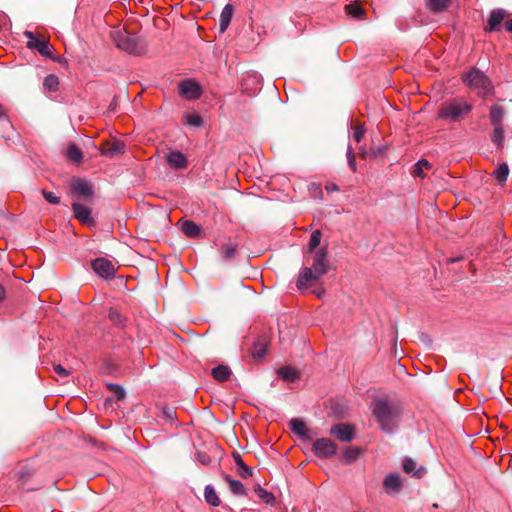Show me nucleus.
Returning <instances> with one entry per match:
<instances>
[{"label": "nucleus", "instance_id": "nucleus-1", "mask_svg": "<svg viewBox=\"0 0 512 512\" xmlns=\"http://www.w3.org/2000/svg\"><path fill=\"white\" fill-rule=\"evenodd\" d=\"M372 412L383 432L387 434L396 432L402 414L398 403L388 397L378 398L372 402Z\"/></svg>", "mask_w": 512, "mask_h": 512}, {"label": "nucleus", "instance_id": "nucleus-2", "mask_svg": "<svg viewBox=\"0 0 512 512\" xmlns=\"http://www.w3.org/2000/svg\"><path fill=\"white\" fill-rule=\"evenodd\" d=\"M111 38L117 48L131 55L142 56L146 52V41L137 33L125 29H115L111 32Z\"/></svg>", "mask_w": 512, "mask_h": 512}, {"label": "nucleus", "instance_id": "nucleus-3", "mask_svg": "<svg viewBox=\"0 0 512 512\" xmlns=\"http://www.w3.org/2000/svg\"><path fill=\"white\" fill-rule=\"evenodd\" d=\"M472 109L473 106L464 98H452L440 105L437 118L449 122H459L467 117Z\"/></svg>", "mask_w": 512, "mask_h": 512}, {"label": "nucleus", "instance_id": "nucleus-4", "mask_svg": "<svg viewBox=\"0 0 512 512\" xmlns=\"http://www.w3.org/2000/svg\"><path fill=\"white\" fill-rule=\"evenodd\" d=\"M463 83L476 91L480 97H487L494 93V86L489 77L478 68H471L462 76Z\"/></svg>", "mask_w": 512, "mask_h": 512}, {"label": "nucleus", "instance_id": "nucleus-5", "mask_svg": "<svg viewBox=\"0 0 512 512\" xmlns=\"http://www.w3.org/2000/svg\"><path fill=\"white\" fill-rule=\"evenodd\" d=\"M337 445L329 438H319L313 442L312 452L320 459H327L337 455Z\"/></svg>", "mask_w": 512, "mask_h": 512}, {"label": "nucleus", "instance_id": "nucleus-6", "mask_svg": "<svg viewBox=\"0 0 512 512\" xmlns=\"http://www.w3.org/2000/svg\"><path fill=\"white\" fill-rule=\"evenodd\" d=\"M23 35L28 40L27 47L30 49H35L45 57H52L53 47L46 40L38 39L32 31L26 30Z\"/></svg>", "mask_w": 512, "mask_h": 512}, {"label": "nucleus", "instance_id": "nucleus-7", "mask_svg": "<svg viewBox=\"0 0 512 512\" xmlns=\"http://www.w3.org/2000/svg\"><path fill=\"white\" fill-rule=\"evenodd\" d=\"M92 270L101 278L113 279L116 274V269L112 262L106 258H96L91 262Z\"/></svg>", "mask_w": 512, "mask_h": 512}, {"label": "nucleus", "instance_id": "nucleus-8", "mask_svg": "<svg viewBox=\"0 0 512 512\" xmlns=\"http://www.w3.org/2000/svg\"><path fill=\"white\" fill-rule=\"evenodd\" d=\"M179 94L188 100L200 98L202 94L201 86L192 79L182 80L178 85Z\"/></svg>", "mask_w": 512, "mask_h": 512}, {"label": "nucleus", "instance_id": "nucleus-9", "mask_svg": "<svg viewBox=\"0 0 512 512\" xmlns=\"http://www.w3.org/2000/svg\"><path fill=\"white\" fill-rule=\"evenodd\" d=\"M327 255L328 249L325 246L320 247L316 252H314L312 269L321 277L325 275L329 269Z\"/></svg>", "mask_w": 512, "mask_h": 512}, {"label": "nucleus", "instance_id": "nucleus-10", "mask_svg": "<svg viewBox=\"0 0 512 512\" xmlns=\"http://www.w3.org/2000/svg\"><path fill=\"white\" fill-rule=\"evenodd\" d=\"M330 435L335 436L341 442L349 443L355 438V431L349 424L337 423L330 428Z\"/></svg>", "mask_w": 512, "mask_h": 512}, {"label": "nucleus", "instance_id": "nucleus-11", "mask_svg": "<svg viewBox=\"0 0 512 512\" xmlns=\"http://www.w3.org/2000/svg\"><path fill=\"white\" fill-rule=\"evenodd\" d=\"M71 192L77 196L84 198H92L94 196L93 185L86 179H74L71 183Z\"/></svg>", "mask_w": 512, "mask_h": 512}, {"label": "nucleus", "instance_id": "nucleus-12", "mask_svg": "<svg viewBox=\"0 0 512 512\" xmlns=\"http://www.w3.org/2000/svg\"><path fill=\"white\" fill-rule=\"evenodd\" d=\"M72 210L74 217L78 219L81 223L88 226H95L96 222L91 216V209L81 203L74 202L72 203Z\"/></svg>", "mask_w": 512, "mask_h": 512}, {"label": "nucleus", "instance_id": "nucleus-13", "mask_svg": "<svg viewBox=\"0 0 512 512\" xmlns=\"http://www.w3.org/2000/svg\"><path fill=\"white\" fill-rule=\"evenodd\" d=\"M167 164L174 170H182L188 167L186 156L180 151H171L166 157Z\"/></svg>", "mask_w": 512, "mask_h": 512}, {"label": "nucleus", "instance_id": "nucleus-14", "mask_svg": "<svg viewBox=\"0 0 512 512\" xmlns=\"http://www.w3.org/2000/svg\"><path fill=\"white\" fill-rule=\"evenodd\" d=\"M321 276L317 275L316 272L309 267H304L300 270L297 279L298 289L307 288L313 281H317Z\"/></svg>", "mask_w": 512, "mask_h": 512}, {"label": "nucleus", "instance_id": "nucleus-15", "mask_svg": "<svg viewBox=\"0 0 512 512\" xmlns=\"http://www.w3.org/2000/svg\"><path fill=\"white\" fill-rule=\"evenodd\" d=\"M238 246V242L233 241L231 239H228L227 241L223 242L219 248V254L221 259L223 261L233 260L237 255Z\"/></svg>", "mask_w": 512, "mask_h": 512}, {"label": "nucleus", "instance_id": "nucleus-16", "mask_svg": "<svg viewBox=\"0 0 512 512\" xmlns=\"http://www.w3.org/2000/svg\"><path fill=\"white\" fill-rule=\"evenodd\" d=\"M289 427L291 431L298 437L305 441H312V437L309 435V430L302 420L298 418L291 419L289 422Z\"/></svg>", "mask_w": 512, "mask_h": 512}, {"label": "nucleus", "instance_id": "nucleus-17", "mask_svg": "<svg viewBox=\"0 0 512 512\" xmlns=\"http://www.w3.org/2000/svg\"><path fill=\"white\" fill-rule=\"evenodd\" d=\"M506 12L503 9H495L490 13L486 30L489 32L499 31Z\"/></svg>", "mask_w": 512, "mask_h": 512}, {"label": "nucleus", "instance_id": "nucleus-18", "mask_svg": "<svg viewBox=\"0 0 512 512\" xmlns=\"http://www.w3.org/2000/svg\"><path fill=\"white\" fill-rule=\"evenodd\" d=\"M383 487L388 494L398 492L402 487L399 475L396 473L388 474L383 480Z\"/></svg>", "mask_w": 512, "mask_h": 512}, {"label": "nucleus", "instance_id": "nucleus-19", "mask_svg": "<svg viewBox=\"0 0 512 512\" xmlns=\"http://www.w3.org/2000/svg\"><path fill=\"white\" fill-rule=\"evenodd\" d=\"M416 466H417V463L412 458L405 457L403 459V462H402L403 470L407 474H411L412 476H414L416 478H422L425 475L426 470L424 467L416 468Z\"/></svg>", "mask_w": 512, "mask_h": 512}, {"label": "nucleus", "instance_id": "nucleus-20", "mask_svg": "<svg viewBox=\"0 0 512 512\" xmlns=\"http://www.w3.org/2000/svg\"><path fill=\"white\" fill-rule=\"evenodd\" d=\"M124 152V143L121 141H113L107 144V146L101 151V154L109 158H114L122 155Z\"/></svg>", "mask_w": 512, "mask_h": 512}, {"label": "nucleus", "instance_id": "nucleus-21", "mask_svg": "<svg viewBox=\"0 0 512 512\" xmlns=\"http://www.w3.org/2000/svg\"><path fill=\"white\" fill-rule=\"evenodd\" d=\"M234 7L228 3L224 6L221 11L220 19H219V30L220 32H225L230 25L231 19L233 17Z\"/></svg>", "mask_w": 512, "mask_h": 512}, {"label": "nucleus", "instance_id": "nucleus-22", "mask_svg": "<svg viewBox=\"0 0 512 512\" xmlns=\"http://www.w3.org/2000/svg\"><path fill=\"white\" fill-rule=\"evenodd\" d=\"M233 459L237 467V473L241 478H249L253 474V470L251 467L247 466L239 453L233 454Z\"/></svg>", "mask_w": 512, "mask_h": 512}, {"label": "nucleus", "instance_id": "nucleus-23", "mask_svg": "<svg viewBox=\"0 0 512 512\" xmlns=\"http://www.w3.org/2000/svg\"><path fill=\"white\" fill-rule=\"evenodd\" d=\"M224 480L229 484V488L234 495H238V496H246L247 495V491L241 481L233 479L228 474L224 475Z\"/></svg>", "mask_w": 512, "mask_h": 512}, {"label": "nucleus", "instance_id": "nucleus-24", "mask_svg": "<svg viewBox=\"0 0 512 512\" xmlns=\"http://www.w3.org/2000/svg\"><path fill=\"white\" fill-rule=\"evenodd\" d=\"M181 231L188 237L195 238L201 233V228L192 220H185L181 224Z\"/></svg>", "mask_w": 512, "mask_h": 512}, {"label": "nucleus", "instance_id": "nucleus-25", "mask_svg": "<svg viewBox=\"0 0 512 512\" xmlns=\"http://www.w3.org/2000/svg\"><path fill=\"white\" fill-rule=\"evenodd\" d=\"M505 110L500 105H493L490 109V121L493 126H502Z\"/></svg>", "mask_w": 512, "mask_h": 512}, {"label": "nucleus", "instance_id": "nucleus-26", "mask_svg": "<svg viewBox=\"0 0 512 512\" xmlns=\"http://www.w3.org/2000/svg\"><path fill=\"white\" fill-rule=\"evenodd\" d=\"M279 378L286 382H295L299 378V373L290 366H284L278 369Z\"/></svg>", "mask_w": 512, "mask_h": 512}, {"label": "nucleus", "instance_id": "nucleus-27", "mask_svg": "<svg viewBox=\"0 0 512 512\" xmlns=\"http://www.w3.org/2000/svg\"><path fill=\"white\" fill-rule=\"evenodd\" d=\"M66 157L71 162L80 163L83 159V152L76 144L70 143L66 150Z\"/></svg>", "mask_w": 512, "mask_h": 512}, {"label": "nucleus", "instance_id": "nucleus-28", "mask_svg": "<svg viewBox=\"0 0 512 512\" xmlns=\"http://www.w3.org/2000/svg\"><path fill=\"white\" fill-rule=\"evenodd\" d=\"M204 498L205 501L212 507H218L220 505V499L211 484L205 486Z\"/></svg>", "mask_w": 512, "mask_h": 512}, {"label": "nucleus", "instance_id": "nucleus-29", "mask_svg": "<svg viewBox=\"0 0 512 512\" xmlns=\"http://www.w3.org/2000/svg\"><path fill=\"white\" fill-rule=\"evenodd\" d=\"M211 374L217 381L224 382L229 379L231 370L228 366L218 365L212 369Z\"/></svg>", "mask_w": 512, "mask_h": 512}, {"label": "nucleus", "instance_id": "nucleus-30", "mask_svg": "<svg viewBox=\"0 0 512 512\" xmlns=\"http://www.w3.org/2000/svg\"><path fill=\"white\" fill-rule=\"evenodd\" d=\"M361 453L358 447H347L343 451V462L346 465L352 464L356 461Z\"/></svg>", "mask_w": 512, "mask_h": 512}, {"label": "nucleus", "instance_id": "nucleus-31", "mask_svg": "<svg viewBox=\"0 0 512 512\" xmlns=\"http://www.w3.org/2000/svg\"><path fill=\"white\" fill-rule=\"evenodd\" d=\"M451 3V0H427V7L434 13H440L446 10Z\"/></svg>", "mask_w": 512, "mask_h": 512}, {"label": "nucleus", "instance_id": "nucleus-32", "mask_svg": "<svg viewBox=\"0 0 512 512\" xmlns=\"http://www.w3.org/2000/svg\"><path fill=\"white\" fill-rule=\"evenodd\" d=\"M347 14L355 19H363L365 10L356 2L349 3L345 6Z\"/></svg>", "mask_w": 512, "mask_h": 512}, {"label": "nucleus", "instance_id": "nucleus-33", "mask_svg": "<svg viewBox=\"0 0 512 512\" xmlns=\"http://www.w3.org/2000/svg\"><path fill=\"white\" fill-rule=\"evenodd\" d=\"M504 129L503 126H494L493 133L491 135V141L498 147L502 148L504 144Z\"/></svg>", "mask_w": 512, "mask_h": 512}, {"label": "nucleus", "instance_id": "nucleus-34", "mask_svg": "<svg viewBox=\"0 0 512 512\" xmlns=\"http://www.w3.org/2000/svg\"><path fill=\"white\" fill-rule=\"evenodd\" d=\"M255 492L257 496L266 504L273 505L275 503L274 495L271 492H268L266 489L262 488L260 485L255 487Z\"/></svg>", "mask_w": 512, "mask_h": 512}, {"label": "nucleus", "instance_id": "nucleus-35", "mask_svg": "<svg viewBox=\"0 0 512 512\" xmlns=\"http://www.w3.org/2000/svg\"><path fill=\"white\" fill-rule=\"evenodd\" d=\"M431 167H432V165L426 159H421L417 163H415L412 174H413L414 177L423 178L424 177V170L425 169L428 170Z\"/></svg>", "mask_w": 512, "mask_h": 512}, {"label": "nucleus", "instance_id": "nucleus-36", "mask_svg": "<svg viewBox=\"0 0 512 512\" xmlns=\"http://www.w3.org/2000/svg\"><path fill=\"white\" fill-rule=\"evenodd\" d=\"M322 234L320 230H315L310 235L309 245H308V252L314 253L316 252L317 248L319 247L321 243Z\"/></svg>", "mask_w": 512, "mask_h": 512}, {"label": "nucleus", "instance_id": "nucleus-37", "mask_svg": "<svg viewBox=\"0 0 512 512\" xmlns=\"http://www.w3.org/2000/svg\"><path fill=\"white\" fill-rule=\"evenodd\" d=\"M59 80L54 74H49L45 77L43 86L48 91H56L58 89Z\"/></svg>", "mask_w": 512, "mask_h": 512}, {"label": "nucleus", "instance_id": "nucleus-38", "mask_svg": "<svg viewBox=\"0 0 512 512\" xmlns=\"http://www.w3.org/2000/svg\"><path fill=\"white\" fill-rule=\"evenodd\" d=\"M509 174V168L506 163H502L496 171L493 173L496 180L500 183H503L507 180Z\"/></svg>", "mask_w": 512, "mask_h": 512}, {"label": "nucleus", "instance_id": "nucleus-39", "mask_svg": "<svg viewBox=\"0 0 512 512\" xmlns=\"http://www.w3.org/2000/svg\"><path fill=\"white\" fill-rule=\"evenodd\" d=\"M107 388L114 394L116 400H122L125 398V390L122 386L115 383H108Z\"/></svg>", "mask_w": 512, "mask_h": 512}, {"label": "nucleus", "instance_id": "nucleus-40", "mask_svg": "<svg viewBox=\"0 0 512 512\" xmlns=\"http://www.w3.org/2000/svg\"><path fill=\"white\" fill-rule=\"evenodd\" d=\"M185 123L192 127H200L203 124V120L200 115L193 113L187 116Z\"/></svg>", "mask_w": 512, "mask_h": 512}, {"label": "nucleus", "instance_id": "nucleus-41", "mask_svg": "<svg viewBox=\"0 0 512 512\" xmlns=\"http://www.w3.org/2000/svg\"><path fill=\"white\" fill-rule=\"evenodd\" d=\"M41 193H42V196L44 197V199L49 204L57 205L60 203V198L58 196H56L53 192L43 189Z\"/></svg>", "mask_w": 512, "mask_h": 512}, {"label": "nucleus", "instance_id": "nucleus-42", "mask_svg": "<svg viewBox=\"0 0 512 512\" xmlns=\"http://www.w3.org/2000/svg\"><path fill=\"white\" fill-rule=\"evenodd\" d=\"M163 418L166 422L173 423L176 418V412L171 407H164L162 410Z\"/></svg>", "mask_w": 512, "mask_h": 512}, {"label": "nucleus", "instance_id": "nucleus-43", "mask_svg": "<svg viewBox=\"0 0 512 512\" xmlns=\"http://www.w3.org/2000/svg\"><path fill=\"white\" fill-rule=\"evenodd\" d=\"M348 165L352 171H356V159L352 147L349 145L347 148Z\"/></svg>", "mask_w": 512, "mask_h": 512}, {"label": "nucleus", "instance_id": "nucleus-44", "mask_svg": "<svg viewBox=\"0 0 512 512\" xmlns=\"http://www.w3.org/2000/svg\"><path fill=\"white\" fill-rule=\"evenodd\" d=\"M53 369L55 373L62 378H65L70 374V372L60 364L54 365Z\"/></svg>", "mask_w": 512, "mask_h": 512}, {"label": "nucleus", "instance_id": "nucleus-45", "mask_svg": "<svg viewBox=\"0 0 512 512\" xmlns=\"http://www.w3.org/2000/svg\"><path fill=\"white\" fill-rule=\"evenodd\" d=\"M19 479L24 483L30 476V472L26 467H22L18 471Z\"/></svg>", "mask_w": 512, "mask_h": 512}, {"label": "nucleus", "instance_id": "nucleus-46", "mask_svg": "<svg viewBox=\"0 0 512 512\" xmlns=\"http://www.w3.org/2000/svg\"><path fill=\"white\" fill-rule=\"evenodd\" d=\"M364 132L365 130L362 128V127H356L354 133H353V138L356 142H360L363 138V135H364Z\"/></svg>", "mask_w": 512, "mask_h": 512}, {"label": "nucleus", "instance_id": "nucleus-47", "mask_svg": "<svg viewBox=\"0 0 512 512\" xmlns=\"http://www.w3.org/2000/svg\"><path fill=\"white\" fill-rule=\"evenodd\" d=\"M109 319L115 323V324H119L121 322V315L115 311V310H111L109 312Z\"/></svg>", "mask_w": 512, "mask_h": 512}, {"label": "nucleus", "instance_id": "nucleus-48", "mask_svg": "<svg viewBox=\"0 0 512 512\" xmlns=\"http://www.w3.org/2000/svg\"><path fill=\"white\" fill-rule=\"evenodd\" d=\"M265 353H266V349H265L263 346H259V347H258V346L256 345V346L254 347L253 356H254L255 358H261V357H263V356L265 355Z\"/></svg>", "mask_w": 512, "mask_h": 512}, {"label": "nucleus", "instance_id": "nucleus-49", "mask_svg": "<svg viewBox=\"0 0 512 512\" xmlns=\"http://www.w3.org/2000/svg\"><path fill=\"white\" fill-rule=\"evenodd\" d=\"M326 190H327V192L331 193V192L338 191L339 187L336 184H329L326 186Z\"/></svg>", "mask_w": 512, "mask_h": 512}, {"label": "nucleus", "instance_id": "nucleus-50", "mask_svg": "<svg viewBox=\"0 0 512 512\" xmlns=\"http://www.w3.org/2000/svg\"><path fill=\"white\" fill-rule=\"evenodd\" d=\"M507 31L512 33V19L508 20L505 24Z\"/></svg>", "mask_w": 512, "mask_h": 512}, {"label": "nucleus", "instance_id": "nucleus-51", "mask_svg": "<svg viewBox=\"0 0 512 512\" xmlns=\"http://www.w3.org/2000/svg\"><path fill=\"white\" fill-rule=\"evenodd\" d=\"M5 297V288L3 287V285L0 284V302L4 299Z\"/></svg>", "mask_w": 512, "mask_h": 512}, {"label": "nucleus", "instance_id": "nucleus-52", "mask_svg": "<svg viewBox=\"0 0 512 512\" xmlns=\"http://www.w3.org/2000/svg\"><path fill=\"white\" fill-rule=\"evenodd\" d=\"M52 60H54L55 62H58V63H62L64 60H63V57L61 56H57V57H54L52 55V57H50Z\"/></svg>", "mask_w": 512, "mask_h": 512}, {"label": "nucleus", "instance_id": "nucleus-53", "mask_svg": "<svg viewBox=\"0 0 512 512\" xmlns=\"http://www.w3.org/2000/svg\"><path fill=\"white\" fill-rule=\"evenodd\" d=\"M206 458H207L206 455H200L199 454V460L201 461V463L205 464L206 463Z\"/></svg>", "mask_w": 512, "mask_h": 512}, {"label": "nucleus", "instance_id": "nucleus-54", "mask_svg": "<svg viewBox=\"0 0 512 512\" xmlns=\"http://www.w3.org/2000/svg\"><path fill=\"white\" fill-rule=\"evenodd\" d=\"M432 507H433L434 509H437V508H438V504H436V503H435V504H433V506H432Z\"/></svg>", "mask_w": 512, "mask_h": 512}]
</instances>
